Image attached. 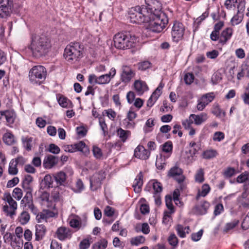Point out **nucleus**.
Returning <instances> with one entry per match:
<instances>
[{
  "label": "nucleus",
  "instance_id": "f257e3e1",
  "mask_svg": "<svg viewBox=\"0 0 249 249\" xmlns=\"http://www.w3.org/2000/svg\"><path fill=\"white\" fill-rule=\"evenodd\" d=\"M50 47V42L45 36L38 35L32 36L30 48L35 57H40L45 55Z\"/></svg>",
  "mask_w": 249,
  "mask_h": 249
},
{
  "label": "nucleus",
  "instance_id": "f03ea898",
  "mask_svg": "<svg viewBox=\"0 0 249 249\" xmlns=\"http://www.w3.org/2000/svg\"><path fill=\"white\" fill-rule=\"evenodd\" d=\"M139 38L129 33H119L113 37L114 47L119 50L129 49L135 46Z\"/></svg>",
  "mask_w": 249,
  "mask_h": 249
},
{
  "label": "nucleus",
  "instance_id": "7ed1b4c3",
  "mask_svg": "<svg viewBox=\"0 0 249 249\" xmlns=\"http://www.w3.org/2000/svg\"><path fill=\"white\" fill-rule=\"evenodd\" d=\"M128 15L131 22L138 24L148 22L149 17L153 16L152 11L148 10L145 5L131 7L129 10Z\"/></svg>",
  "mask_w": 249,
  "mask_h": 249
},
{
  "label": "nucleus",
  "instance_id": "20e7f679",
  "mask_svg": "<svg viewBox=\"0 0 249 249\" xmlns=\"http://www.w3.org/2000/svg\"><path fill=\"white\" fill-rule=\"evenodd\" d=\"M160 12H152L153 16L149 17L148 29L153 32H161L168 22V19L164 13Z\"/></svg>",
  "mask_w": 249,
  "mask_h": 249
},
{
  "label": "nucleus",
  "instance_id": "39448f33",
  "mask_svg": "<svg viewBox=\"0 0 249 249\" xmlns=\"http://www.w3.org/2000/svg\"><path fill=\"white\" fill-rule=\"evenodd\" d=\"M83 46L79 42H71L64 50V57L69 62L78 61L82 56Z\"/></svg>",
  "mask_w": 249,
  "mask_h": 249
},
{
  "label": "nucleus",
  "instance_id": "423d86ee",
  "mask_svg": "<svg viewBox=\"0 0 249 249\" xmlns=\"http://www.w3.org/2000/svg\"><path fill=\"white\" fill-rule=\"evenodd\" d=\"M46 76V69L41 65L35 66L29 71V81L33 85H40L45 81Z\"/></svg>",
  "mask_w": 249,
  "mask_h": 249
},
{
  "label": "nucleus",
  "instance_id": "0eeeda50",
  "mask_svg": "<svg viewBox=\"0 0 249 249\" xmlns=\"http://www.w3.org/2000/svg\"><path fill=\"white\" fill-rule=\"evenodd\" d=\"M185 28L182 23L175 21L174 23L172 29L171 36L172 40L174 42H178L181 40L184 34Z\"/></svg>",
  "mask_w": 249,
  "mask_h": 249
},
{
  "label": "nucleus",
  "instance_id": "6e6552de",
  "mask_svg": "<svg viewBox=\"0 0 249 249\" xmlns=\"http://www.w3.org/2000/svg\"><path fill=\"white\" fill-rule=\"evenodd\" d=\"M105 178L106 175L105 172L103 171H100L93 174L89 179L91 189L93 191H95L100 187L102 181Z\"/></svg>",
  "mask_w": 249,
  "mask_h": 249
},
{
  "label": "nucleus",
  "instance_id": "1a4fd4ad",
  "mask_svg": "<svg viewBox=\"0 0 249 249\" xmlns=\"http://www.w3.org/2000/svg\"><path fill=\"white\" fill-rule=\"evenodd\" d=\"M148 184L149 185H152L153 187L154 190L153 197L155 204L157 205H160L161 203L160 194L162 191L161 184L156 180H153L151 181Z\"/></svg>",
  "mask_w": 249,
  "mask_h": 249
},
{
  "label": "nucleus",
  "instance_id": "9d476101",
  "mask_svg": "<svg viewBox=\"0 0 249 249\" xmlns=\"http://www.w3.org/2000/svg\"><path fill=\"white\" fill-rule=\"evenodd\" d=\"M12 4V0H0V18H5L10 15Z\"/></svg>",
  "mask_w": 249,
  "mask_h": 249
},
{
  "label": "nucleus",
  "instance_id": "9b49d317",
  "mask_svg": "<svg viewBox=\"0 0 249 249\" xmlns=\"http://www.w3.org/2000/svg\"><path fill=\"white\" fill-rule=\"evenodd\" d=\"M88 80L90 84L103 85L108 84L110 81V78L109 76L107 74L99 76H97L94 74H91L89 75Z\"/></svg>",
  "mask_w": 249,
  "mask_h": 249
},
{
  "label": "nucleus",
  "instance_id": "f8f14e48",
  "mask_svg": "<svg viewBox=\"0 0 249 249\" xmlns=\"http://www.w3.org/2000/svg\"><path fill=\"white\" fill-rule=\"evenodd\" d=\"M182 169L178 167L175 166L172 168L168 172V176L173 178L178 183L183 182L185 177L182 174Z\"/></svg>",
  "mask_w": 249,
  "mask_h": 249
},
{
  "label": "nucleus",
  "instance_id": "ddd939ff",
  "mask_svg": "<svg viewBox=\"0 0 249 249\" xmlns=\"http://www.w3.org/2000/svg\"><path fill=\"white\" fill-rule=\"evenodd\" d=\"M233 29L228 27L223 30L220 35L219 44L224 45L226 44L233 35Z\"/></svg>",
  "mask_w": 249,
  "mask_h": 249
},
{
  "label": "nucleus",
  "instance_id": "4468645a",
  "mask_svg": "<svg viewBox=\"0 0 249 249\" xmlns=\"http://www.w3.org/2000/svg\"><path fill=\"white\" fill-rule=\"evenodd\" d=\"M56 235L60 240L64 241L71 237V232L69 228L61 227L57 230Z\"/></svg>",
  "mask_w": 249,
  "mask_h": 249
},
{
  "label": "nucleus",
  "instance_id": "2eb2a0df",
  "mask_svg": "<svg viewBox=\"0 0 249 249\" xmlns=\"http://www.w3.org/2000/svg\"><path fill=\"white\" fill-rule=\"evenodd\" d=\"M150 155V152L145 149L142 145H138L134 150V156L136 158L142 159H147Z\"/></svg>",
  "mask_w": 249,
  "mask_h": 249
},
{
  "label": "nucleus",
  "instance_id": "dca6fc26",
  "mask_svg": "<svg viewBox=\"0 0 249 249\" xmlns=\"http://www.w3.org/2000/svg\"><path fill=\"white\" fill-rule=\"evenodd\" d=\"M58 158L54 156L49 155L46 156L43 160V165L46 169H51L57 164Z\"/></svg>",
  "mask_w": 249,
  "mask_h": 249
},
{
  "label": "nucleus",
  "instance_id": "f3484780",
  "mask_svg": "<svg viewBox=\"0 0 249 249\" xmlns=\"http://www.w3.org/2000/svg\"><path fill=\"white\" fill-rule=\"evenodd\" d=\"M135 73L129 67L124 66L123 68V72L121 74V79L123 82L127 83L134 76Z\"/></svg>",
  "mask_w": 249,
  "mask_h": 249
},
{
  "label": "nucleus",
  "instance_id": "a211bd4d",
  "mask_svg": "<svg viewBox=\"0 0 249 249\" xmlns=\"http://www.w3.org/2000/svg\"><path fill=\"white\" fill-rule=\"evenodd\" d=\"M134 86L138 95H142L145 91L148 90V87L146 83L142 80L135 81Z\"/></svg>",
  "mask_w": 249,
  "mask_h": 249
},
{
  "label": "nucleus",
  "instance_id": "6ab92c4d",
  "mask_svg": "<svg viewBox=\"0 0 249 249\" xmlns=\"http://www.w3.org/2000/svg\"><path fill=\"white\" fill-rule=\"evenodd\" d=\"M46 232V228L43 224H37L36 226L35 240L40 241L44 237Z\"/></svg>",
  "mask_w": 249,
  "mask_h": 249
},
{
  "label": "nucleus",
  "instance_id": "aec40b11",
  "mask_svg": "<svg viewBox=\"0 0 249 249\" xmlns=\"http://www.w3.org/2000/svg\"><path fill=\"white\" fill-rule=\"evenodd\" d=\"M209 207V203L206 201H203L196 206L195 208V213L199 215L205 214L206 213Z\"/></svg>",
  "mask_w": 249,
  "mask_h": 249
},
{
  "label": "nucleus",
  "instance_id": "412c9836",
  "mask_svg": "<svg viewBox=\"0 0 249 249\" xmlns=\"http://www.w3.org/2000/svg\"><path fill=\"white\" fill-rule=\"evenodd\" d=\"M142 179L143 175L142 173L141 172L136 176V178L134 180L132 184V187L134 188V190L137 193L140 192L141 190V188L143 184Z\"/></svg>",
  "mask_w": 249,
  "mask_h": 249
},
{
  "label": "nucleus",
  "instance_id": "4be33fe9",
  "mask_svg": "<svg viewBox=\"0 0 249 249\" xmlns=\"http://www.w3.org/2000/svg\"><path fill=\"white\" fill-rule=\"evenodd\" d=\"M190 117L193 119L195 124L198 125L205 122L208 118L207 114L204 112L197 115L191 114Z\"/></svg>",
  "mask_w": 249,
  "mask_h": 249
},
{
  "label": "nucleus",
  "instance_id": "5701e85b",
  "mask_svg": "<svg viewBox=\"0 0 249 249\" xmlns=\"http://www.w3.org/2000/svg\"><path fill=\"white\" fill-rule=\"evenodd\" d=\"M145 1L147 5L145 6L148 10L153 12H160V4L157 0H145Z\"/></svg>",
  "mask_w": 249,
  "mask_h": 249
},
{
  "label": "nucleus",
  "instance_id": "b1692460",
  "mask_svg": "<svg viewBox=\"0 0 249 249\" xmlns=\"http://www.w3.org/2000/svg\"><path fill=\"white\" fill-rule=\"evenodd\" d=\"M4 118L6 120L8 125L12 124L16 118L15 112L13 110H7L3 111Z\"/></svg>",
  "mask_w": 249,
  "mask_h": 249
},
{
  "label": "nucleus",
  "instance_id": "393cba45",
  "mask_svg": "<svg viewBox=\"0 0 249 249\" xmlns=\"http://www.w3.org/2000/svg\"><path fill=\"white\" fill-rule=\"evenodd\" d=\"M53 177L57 185H63L66 180V175L63 171L53 174Z\"/></svg>",
  "mask_w": 249,
  "mask_h": 249
},
{
  "label": "nucleus",
  "instance_id": "a878e982",
  "mask_svg": "<svg viewBox=\"0 0 249 249\" xmlns=\"http://www.w3.org/2000/svg\"><path fill=\"white\" fill-rule=\"evenodd\" d=\"M249 183L244 184L243 186V192L242 193L241 196L238 197L239 201L241 203V205L245 207H248L249 204L247 203L242 202L241 199H245L248 197L249 194Z\"/></svg>",
  "mask_w": 249,
  "mask_h": 249
},
{
  "label": "nucleus",
  "instance_id": "bb28decb",
  "mask_svg": "<svg viewBox=\"0 0 249 249\" xmlns=\"http://www.w3.org/2000/svg\"><path fill=\"white\" fill-rule=\"evenodd\" d=\"M176 229L178 235L181 238H184L186 236V234L188 233L190 231L189 226L184 227L179 224L177 226Z\"/></svg>",
  "mask_w": 249,
  "mask_h": 249
},
{
  "label": "nucleus",
  "instance_id": "cd10ccee",
  "mask_svg": "<svg viewBox=\"0 0 249 249\" xmlns=\"http://www.w3.org/2000/svg\"><path fill=\"white\" fill-rule=\"evenodd\" d=\"M211 190L209 185L204 184L201 187V190H198L197 194L196 196V199L198 200L200 196L205 197L210 192Z\"/></svg>",
  "mask_w": 249,
  "mask_h": 249
},
{
  "label": "nucleus",
  "instance_id": "c85d7f7f",
  "mask_svg": "<svg viewBox=\"0 0 249 249\" xmlns=\"http://www.w3.org/2000/svg\"><path fill=\"white\" fill-rule=\"evenodd\" d=\"M117 135L120 138L121 141L125 142L130 135V132L128 130H124L122 128H119L117 131Z\"/></svg>",
  "mask_w": 249,
  "mask_h": 249
},
{
  "label": "nucleus",
  "instance_id": "c756f323",
  "mask_svg": "<svg viewBox=\"0 0 249 249\" xmlns=\"http://www.w3.org/2000/svg\"><path fill=\"white\" fill-rule=\"evenodd\" d=\"M4 200L8 204L11 209H13V211H16L17 209V203L13 199L10 194L5 195Z\"/></svg>",
  "mask_w": 249,
  "mask_h": 249
},
{
  "label": "nucleus",
  "instance_id": "7c9ffc66",
  "mask_svg": "<svg viewBox=\"0 0 249 249\" xmlns=\"http://www.w3.org/2000/svg\"><path fill=\"white\" fill-rule=\"evenodd\" d=\"M195 180L198 183H202L204 180V171L202 168L198 169L195 175Z\"/></svg>",
  "mask_w": 249,
  "mask_h": 249
},
{
  "label": "nucleus",
  "instance_id": "2f4dec72",
  "mask_svg": "<svg viewBox=\"0 0 249 249\" xmlns=\"http://www.w3.org/2000/svg\"><path fill=\"white\" fill-rule=\"evenodd\" d=\"M22 142L23 146L27 151H31L32 147L33 138L32 137H22Z\"/></svg>",
  "mask_w": 249,
  "mask_h": 249
},
{
  "label": "nucleus",
  "instance_id": "473e14b6",
  "mask_svg": "<svg viewBox=\"0 0 249 249\" xmlns=\"http://www.w3.org/2000/svg\"><path fill=\"white\" fill-rule=\"evenodd\" d=\"M3 142L7 145H12L15 142L14 135L10 132H7L3 135Z\"/></svg>",
  "mask_w": 249,
  "mask_h": 249
},
{
  "label": "nucleus",
  "instance_id": "72a5a7b5",
  "mask_svg": "<svg viewBox=\"0 0 249 249\" xmlns=\"http://www.w3.org/2000/svg\"><path fill=\"white\" fill-rule=\"evenodd\" d=\"M236 181L239 183H245L246 184L249 183V173L247 172L242 173L237 177Z\"/></svg>",
  "mask_w": 249,
  "mask_h": 249
},
{
  "label": "nucleus",
  "instance_id": "f704fd0d",
  "mask_svg": "<svg viewBox=\"0 0 249 249\" xmlns=\"http://www.w3.org/2000/svg\"><path fill=\"white\" fill-rule=\"evenodd\" d=\"M218 155V153L216 150L209 149L203 152L202 156L203 158L205 159H210L215 157Z\"/></svg>",
  "mask_w": 249,
  "mask_h": 249
},
{
  "label": "nucleus",
  "instance_id": "c9c22d12",
  "mask_svg": "<svg viewBox=\"0 0 249 249\" xmlns=\"http://www.w3.org/2000/svg\"><path fill=\"white\" fill-rule=\"evenodd\" d=\"M30 218V214L26 211H23L18 217L19 221L22 225L27 224L29 221Z\"/></svg>",
  "mask_w": 249,
  "mask_h": 249
},
{
  "label": "nucleus",
  "instance_id": "e433bc0d",
  "mask_svg": "<svg viewBox=\"0 0 249 249\" xmlns=\"http://www.w3.org/2000/svg\"><path fill=\"white\" fill-rule=\"evenodd\" d=\"M17 164L13 160H11L8 167V173L11 175H16L18 173V169L17 168Z\"/></svg>",
  "mask_w": 249,
  "mask_h": 249
},
{
  "label": "nucleus",
  "instance_id": "4c0bfd02",
  "mask_svg": "<svg viewBox=\"0 0 249 249\" xmlns=\"http://www.w3.org/2000/svg\"><path fill=\"white\" fill-rule=\"evenodd\" d=\"M243 18V14L237 12L236 15H234L231 20V24L232 26H235L239 24Z\"/></svg>",
  "mask_w": 249,
  "mask_h": 249
},
{
  "label": "nucleus",
  "instance_id": "58836bf2",
  "mask_svg": "<svg viewBox=\"0 0 249 249\" xmlns=\"http://www.w3.org/2000/svg\"><path fill=\"white\" fill-rule=\"evenodd\" d=\"M107 245V240L105 239H102L93 245L92 249H105Z\"/></svg>",
  "mask_w": 249,
  "mask_h": 249
},
{
  "label": "nucleus",
  "instance_id": "ea45409f",
  "mask_svg": "<svg viewBox=\"0 0 249 249\" xmlns=\"http://www.w3.org/2000/svg\"><path fill=\"white\" fill-rule=\"evenodd\" d=\"M14 235L10 232H6L3 235L4 242L6 243H10L12 248L16 249L14 245L15 241H14Z\"/></svg>",
  "mask_w": 249,
  "mask_h": 249
},
{
  "label": "nucleus",
  "instance_id": "a19ab883",
  "mask_svg": "<svg viewBox=\"0 0 249 249\" xmlns=\"http://www.w3.org/2000/svg\"><path fill=\"white\" fill-rule=\"evenodd\" d=\"M145 241V238L142 235L138 236L131 238L130 243L133 246H138L143 244Z\"/></svg>",
  "mask_w": 249,
  "mask_h": 249
},
{
  "label": "nucleus",
  "instance_id": "79ce46f5",
  "mask_svg": "<svg viewBox=\"0 0 249 249\" xmlns=\"http://www.w3.org/2000/svg\"><path fill=\"white\" fill-rule=\"evenodd\" d=\"M215 95L213 92H210L203 95L201 97V100L205 102L208 105L210 103L212 102L214 99Z\"/></svg>",
  "mask_w": 249,
  "mask_h": 249
},
{
  "label": "nucleus",
  "instance_id": "37998d69",
  "mask_svg": "<svg viewBox=\"0 0 249 249\" xmlns=\"http://www.w3.org/2000/svg\"><path fill=\"white\" fill-rule=\"evenodd\" d=\"M212 113L216 117L220 118H223L226 115L225 112L222 111V110L220 108V107L218 105L214 107L212 111Z\"/></svg>",
  "mask_w": 249,
  "mask_h": 249
},
{
  "label": "nucleus",
  "instance_id": "c03bdc74",
  "mask_svg": "<svg viewBox=\"0 0 249 249\" xmlns=\"http://www.w3.org/2000/svg\"><path fill=\"white\" fill-rule=\"evenodd\" d=\"M43 181L45 184L44 187L45 188H49L53 187V179L50 175H46L44 177Z\"/></svg>",
  "mask_w": 249,
  "mask_h": 249
},
{
  "label": "nucleus",
  "instance_id": "a18cd8bd",
  "mask_svg": "<svg viewBox=\"0 0 249 249\" xmlns=\"http://www.w3.org/2000/svg\"><path fill=\"white\" fill-rule=\"evenodd\" d=\"M58 102L63 107H68L71 101L66 97L61 96L57 99Z\"/></svg>",
  "mask_w": 249,
  "mask_h": 249
},
{
  "label": "nucleus",
  "instance_id": "49530a36",
  "mask_svg": "<svg viewBox=\"0 0 249 249\" xmlns=\"http://www.w3.org/2000/svg\"><path fill=\"white\" fill-rule=\"evenodd\" d=\"M84 189V185L82 181L80 179H77L75 187L73 189V190L75 193H81Z\"/></svg>",
  "mask_w": 249,
  "mask_h": 249
},
{
  "label": "nucleus",
  "instance_id": "de8ad7c7",
  "mask_svg": "<svg viewBox=\"0 0 249 249\" xmlns=\"http://www.w3.org/2000/svg\"><path fill=\"white\" fill-rule=\"evenodd\" d=\"M239 223V221L234 220L233 221L226 224L224 231L227 232L228 231L234 229Z\"/></svg>",
  "mask_w": 249,
  "mask_h": 249
},
{
  "label": "nucleus",
  "instance_id": "09e8293b",
  "mask_svg": "<svg viewBox=\"0 0 249 249\" xmlns=\"http://www.w3.org/2000/svg\"><path fill=\"white\" fill-rule=\"evenodd\" d=\"M75 145V150L80 151L82 152H86L88 150V148L86 145V144L82 141L79 142L78 143L74 144Z\"/></svg>",
  "mask_w": 249,
  "mask_h": 249
},
{
  "label": "nucleus",
  "instance_id": "8fccbe9b",
  "mask_svg": "<svg viewBox=\"0 0 249 249\" xmlns=\"http://www.w3.org/2000/svg\"><path fill=\"white\" fill-rule=\"evenodd\" d=\"M2 210L6 215L9 216L11 217H12L16 214V211H13V209H11V207L7 204H5L3 206Z\"/></svg>",
  "mask_w": 249,
  "mask_h": 249
},
{
  "label": "nucleus",
  "instance_id": "3c124183",
  "mask_svg": "<svg viewBox=\"0 0 249 249\" xmlns=\"http://www.w3.org/2000/svg\"><path fill=\"white\" fill-rule=\"evenodd\" d=\"M151 63L148 61H144L138 64V69L141 71H145L151 67Z\"/></svg>",
  "mask_w": 249,
  "mask_h": 249
},
{
  "label": "nucleus",
  "instance_id": "603ef678",
  "mask_svg": "<svg viewBox=\"0 0 249 249\" xmlns=\"http://www.w3.org/2000/svg\"><path fill=\"white\" fill-rule=\"evenodd\" d=\"M203 233V230H200L198 232L193 233L191 234V239L194 242H197L200 240Z\"/></svg>",
  "mask_w": 249,
  "mask_h": 249
},
{
  "label": "nucleus",
  "instance_id": "864d4df0",
  "mask_svg": "<svg viewBox=\"0 0 249 249\" xmlns=\"http://www.w3.org/2000/svg\"><path fill=\"white\" fill-rule=\"evenodd\" d=\"M30 202H33L32 196L31 192H28L22 199L21 201V204L23 205L24 203V206L26 207Z\"/></svg>",
  "mask_w": 249,
  "mask_h": 249
},
{
  "label": "nucleus",
  "instance_id": "5fc2aeb1",
  "mask_svg": "<svg viewBox=\"0 0 249 249\" xmlns=\"http://www.w3.org/2000/svg\"><path fill=\"white\" fill-rule=\"evenodd\" d=\"M172 201V200L171 196H166L165 197L166 205L169 210L168 212L171 213H174L175 212V210Z\"/></svg>",
  "mask_w": 249,
  "mask_h": 249
},
{
  "label": "nucleus",
  "instance_id": "6e6d98bb",
  "mask_svg": "<svg viewBox=\"0 0 249 249\" xmlns=\"http://www.w3.org/2000/svg\"><path fill=\"white\" fill-rule=\"evenodd\" d=\"M238 2V0H226L225 5L227 9L231 10L236 7V4Z\"/></svg>",
  "mask_w": 249,
  "mask_h": 249
},
{
  "label": "nucleus",
  "instance_id": "4d7b16f0",
  "mask_svg": "<svg viewBox=\"0 0 249 249\" xmlns=\"http://www.w3.org/2000/svg\"><path fill=\"white\" fill-rule=\"evenodd\" d=\"M168 241L169 244L174 247H176L178 244V239L175 234H171L169 236Z\"/></svg>",
  "mask_w": 249,
  "mask_h": 249
},
{
  "label": "nucleus",
  "instance_id": "13d9d810",
  "mask_svg": "<svg viewBox=\"0 0 249 249\" xmlns=\"http://www.w3.org/2000/svg\"><path fill=\"white\" fill-rule=\"evenodd\" d=\"M33 181V177L29 175L25 176L23 180V187L26 189H29V184Z\"/></svg>",
  "mask_w": 249,
  "mask_h": 249
},
{
  "label": "nucleus",
  "instance_id": "bf43d9fd",
  "mask_svg": "<svg viewBox=\"0 0 249 249\" xmlns=\"http://www.w3.org/2000/svg\"><path fill=\"white\" fill-rule=\"evenodd\" d=\"M92 152L93 155L97 159H100L102 157V152L101 149L96 146H93L92 147Z\"/></svg>",
  "mask_w": 249,
  "mask_h": 249
},
{
  "label": "nucleus",
  "instance_id": "052dcab7",
  "mask_svg": "<svg viewBox=\"0 0 249 249\" xmlns=\"http://www.w3.org/2000/svg\"><path fill=\"white\" fill-rule=\"evenodd\" d=\"M193 119L192 118H191L190 115L189 118L186 119L184 121H182V124L185 129H189V128L192 127L191 126L193 124Z\"/></svg>",
  "mask_w": 249,
  "mask_h": 249
},
{
  "label": "nucleus",
  "instance_id": "680f3d73",
  "mask_svg": "<svg viewBox=\"0 0 249 249\" xmlns=\"http://www.w3.org/2000/svg\"><path fill=\"white\" fill-rule=\"evenodd\" d=\"M225 135L224 133L220 131L216 132L214 133L213 139L215 142H221L224 140Z\"/></svg>",
  "mask_w": 249,
  "mask_h": 249
},
{
  "label": "nucleus",
  "instance_id": "e2e57ef3",
  "mask_svg": "<svg viewBox=\"0 0 249 249\" xmlns=\"http://www.w3.org/2000/svg\"><path fill=\"white\" fill-rule=\"evenodd\" d=\"M12 195L15 199L20 200L22 197V190L19 188H16L13 191Z\"/></svg>",
  "mask_w": 249,
  "mask_h": 249
},
{
  "label": "nucleus",
  "instance_id": "0e129e2a",
  "mask_svg": "<svg viewBox=\"0 0 249 249\" xmlns=\"http://www.w3.org/2000/svg\"><path fill=\"white\" fill-rule=\"evenodd\" d=\"M173 149V144L171 141L166 142L162 146V150L166 153H171Z\"/></svg>",
  "mask_w": 249,
  "mask_h": 249
},
{
  "label": "nucleus",
  "instance_id": "69168bd1",
  "mask_svg": "<svg viewBox=\"0 0 249 249\" xmlns=\"http://www.w3.org/2000/svg\"><path fill=\"white\" fill-rule=\"evenodd\" d=\"M137 117V114L131 107L127 113V119L130 122L133 121Z\"/></svg>",
  "mask_w": 249,
  "mask_h": 249
},
{
  "label": "nucleus",
  "instance_id": "338daca9",
  "mask_svg": "<svg viewBox=\"0 0 249 249\" xmlns=\"http://www.w3.org/2000/svg\"><path fill=\"white\" fill-rule=\"evenodd\" d=\"M90 245L89 240L88 238L83 239L79 244L80 249H88Z\"/></svg>",
  "mask_w": 249,
  "mask_h": 249
},
{
  "label": "nucleus",
  "instance_id": "774afa93",
  "mask_svg": "<svg viewBox=\"0 0 249 249\" xmlns=\"http://www.w3.org/2000/svg\"><path fill=\"white\" fill-rule=\"evenodd\" d=\"M194 80V75L192 73H186L184 77V80L187 85H190Z\"/></svg>",
  "mask_w": 249,
  "mask_h": 249
}]
</instances>
